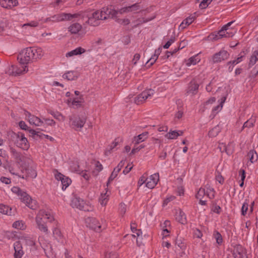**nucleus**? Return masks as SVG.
I'll return each instance as SVG.
<instances>
[{
    "label": "nucleus",
    "instance_id": "obj_1",
    "mask_svg": "<svg viewBox=\"0 0 258 258\" xmlns=\"http://www.w3.org/2000/svg\"><path fill=\"white\" fill-rule=\"evenodd\" d=\"M13 157L16 160V163H11L8 169L12 174L18 175L20 170L26 177L35 178L37 176L36 166L30 156L20 154L14 150H12Z\"/></svg>",
    "mask_w": 258,
    "mask_h": 258
},
{
    "label": "nucleus",
    "instance_id": "obj_2",
    "mask_svg": "<svg viewBox=\"0 0 258 258\" xmlns=\"http://www.w3.org/2000/svg\"><path fill=\"white\" fill-rule=\"evenodd\" d=\"M44 54L43 50L40 47H26L20 51L18 60L21 64L27 66L33 60L41 58Z\"/></svg>",
    "mask_w": 258,
    "mask_h": 258
},
{
    "label": "nucleus",
    "instance_id": "obj_3",
    "mask_svg": "<svg viewBox=\"0 0 258 258\" xmlns=\"http://www.w3.org/2000/svg\"><path fill=\"white\" fill-rule=\"evenodd\" d=\"M46 220L49 222H52L54 220L52 212L48 209L39 210L35 218L37 228L41 231L47 233L48 230L46 224Z\"/></svg>",
    "mask_w": 258,
    "mask_h": 258
},
{
    "label": "nucleus",
    "instance_id": "obj_4",
    "mask_svg": "<svg viewBox=\"0 0 258 258\" xmlns=\"http://www.w3.org/2000/svg\"><path fill=\"white\" fill-rule=\"evenodd\" d=\"M140 10V6L138 4H135L131 6L125 7L116 11L110 8H103L99 11V18L101 20H105L109 17H116L118 13L124 14L130 12H137Z\"/></svg>",
    "mask_w": 258,
    "mask_h": 258
},
{
    "label": "nucleus",
    "instance_id": "obj_5",
    "mask_svg": "<svg viewBox=\"0 0 258 258\" xmlns=\"http://www.w3.org/2000/svg\"><path fill=\"white\" fill-rule=\"evenodd\" d=\"M12 192L17 195L19 199L27 207L31 209H35L37 207L36 201L32 199L26 191L21 189L18 186H14L11 188Z\"/></svg>",
    "mask_w": 258,
    "mask_h": 258
},
{
    "label": "nucleus",
    "instance_id": "obj_6",
    "mask_svg": "<svg viewBox=\"0 0 258 258\" xmlns=\"http://www.w3.org/2000/svg\"><path fill=\"white\" fill-rule=\"evenodd\" d=\"M233 21L230 22L225 25L218 32L213 33L209 36V38L211 40H218L223 37H230L234 35L235 31L230 30L229 27L233 24Z\"/></svg>",
    "mask_w": 258,
    "mask_h": 258
},
{
    "label": "nucleus",
    "instance_id": "obj_7",
    "mask_svg": "<svg viewBox=\"0 0 258 258\" xmlns=\"http://www.w3.org/2000/svg\"><path fill=\"white\" fill-rule=\"evenodd\" d=\"M71 206L73 208L84 211H92L94 209L93 206L89 202H86L78 197L73 198Z\"/></svg>",
    "mask_w": 258,
    "mask_h": 258
},
{
    "label": "nucleus",
    "instance_id": "obj_8",
    "mask_svg": "<svg viewBox=\"0 0 258 258\" xmlns=\"http://www.w3.org/2000/svg\"><path fill=\"white\" fill-rule=\"evenodd\" d=\"M38 240L40 245L43 249L46 256L47 258H54L55 256L51 244L43 237H39Z\"/></svg>",
    "mask_w": 258,
    "mask_h": 258
},
{
    "label": "nucleus",
    "instance_id": "obj_9",
    "mask_svg": "<svg viewBox=\"0 0 258 258\" xmlns=\"http://www.w3.org/2000/svg\"><path fill=\"white\" fill-rule=\"evenodd\" d=\"M86 222L88 227L97 232H100L101 231L102 228L104 229L106 227L104 221L102 220L101 223L95 218H88L86 219Z\"/></svg>",
    "mask_w": 258,
    "mask_h": 258
},
{
    "label": "nucleus",
    "instance_id": "obj_10",
    "mask_svg": "<svg viewBox=\"0 0 258 258\" xmlns=\"http://www.w3.org/2000/svg\"><path fill=\"white\" fill-rule=\"evenodd\" d=\"M85 116H73L70 118L71 126L76 130L82 128L86 122Z\"/></svg>",
    "mask_w": 258,
    "mask_h": 258
},
{
    "label": "nucleus",
    "instance_id": "obj_11",
    "mask_svg": "<svg viewBox=\"0 0 258 258\" xmlns=\"http://www.w3.org/2000/svg\"><path fill=\"white\" fill-rule=\"evenodd\" d=\"M54 175L55 178L57 181L61 182L62 189L63 190H65L72 182V180L69 177L63 175L57 171L54 172Z\"/></svg>",
    "mask_w": 258,
    "mask_h": 258
},
{
    "label": "nucleus",
    "instance_id": "obj_12",
    "mask_svg": "<svg viewBox=\"0 0 258 258\" xmlns=\"http://www.w3.org/2000/svg\"><path fill=\"white\" fill-rule=\"evenodd\" d=\"M229 56V54L227 51L222 49L212 56L211 60L213 63H218L227 59Z\"/></svg>",
    "mask_w": 258,
    "mask_h": 258
},
{
    "label": "nucleus",
    "instance_id": "obj_13",
    "mask_svg": "<svg viewBox=\"0 0 258 258\" xmlns=\"http://www.w3.org/2000/svg\"><path fill=\"white\" fill-rule=\"evenodd\" d=\"M154 93L153 89H147L144 91L140 95L135 98V102L139 104L145 101L146 99L150 98Z\"/></svg>",
    "mask_w": 258,
    "mask_h": 258
},
{
    "label": "nucleus",
    "instance_id": "obj_14",
    "mask_svg": "<svg viewBox=\"0 0 258 258\" xmlns=\"http://www.w3.org/2000/svg\"><path fill=\"white\" fill-rule=\"evenodd\" d=\"M25 114L26 118L30 124L36 126H40L43 124V120L42 119L34 115H32L30 113L26 111Z\"/></svg>",
    "mask_w": 258,
    "mask_h": 258
},
{
    "label": "nucleus",
    "instance_id": "obj_15",
    "mask_svg": "<svg viewBox=\"0 0 258 258\" xmlns=\"http://www.w3.org/2000/svg\"><path fill=\"white\" fill-rule=\"evenodd\" d=\"M73 16L70 14L61 13L55 15L51 18H47L44 19L45 22H47L49 21H52L53 22H59L64 20H71Z\"/></svg>",
    "mask_w": 258,
    "mask_h": 258
},
{
    "label": "nucleus",
    "instance_id": "obj_16",
    "mask_svg": "<svg viewBox=\"0 0 258 258\" xmlns=\"http://www.w3.org/2000/svg\"><path fill=\"white\" fill-rule=\"evenodd\" d=\"M175 245L181 250L178 254L181 257H184L186 255L185 250L186 248L185 239L181 237H177L175 240Z\"/></svg>",
    "mask_w": 258,
    "mask_h": 258
},
{
    "label": "nucleus",
    "instance_id": "obj_17",
    "mask_svg": "<svg viewBox=\"0 0 258 258\" xmlns=\"http://www.w3.org/2000/svg\"><path fill=\"white\" fill-rule=\"evenodd\" d=\"M13 247L15 251L14 253V258H22L25 252L20 239L14 243Z\"/></svg>",
    "mask_w": 258,
    "mask_h": 258
},
{
    "label": "nucleus",
    "instance_id": "obj_18",
    "mask_svg": "<svg viewBox=\"0 0 258 258\" xmlns=\"http://www.w3.org/2000/svg\"><path fill=\"white\" fill-rule=\"evenodd\" d=\"M159 180V175L156 173L147 177L146 186L149 189H153L156 185Z\"/></svg>",
    "mask_w": 258,
    "mask_h": 258
},
{
    "label": "nucleus",
    "instance_id": "obj_19",
    "mask_svg": "<svg viewBox=\"0 0 258 258\" xmlns=\"http://www.w3.org/2000/svg\"><path fill=\"white\" fill-rule=\"evenodd\" d=\"M67 102L69 106L74 108H77L83 105L84 100L83 96L76 97L68 99Z\"/></svg>",
    "mask_w": 258,
    "mask_h": 258
},
{
    "label": "nucleus",
    "instance_id": "obj_20",
    "mask_svg": "<svg viewBox=\"0 0 258 258\" xmlns=\"http://www.w3.org/2000/svg\"><path fill=\"white\" fill-rule=\"evenodd\" d=\"M43 23H45L44 22V19L33 20L25 24L21 25V27L24 30L29 31L30 30V28L38 27Z\"/></svg>",
    "mask_w": 258,
    "mask_h": 258
},
{
    "label": "nucleus",
    "instance_id": "obj_21",
    "mask_svg": "<svg viewBox=\"0 0 258 258\" xmlns=\"http://www.w3.org/2000/svg\"><path fill=\"white\" fill-rule=\"evenodd\" d=\"M17 146L23 150H27L29 148V144L28 140L23 134H20L17 137Z\"/></svg>",
    "mask_w": 258,
    "mask_h": 258
},
{
    "label": "nucleus",
    "instance_id": "obj_22",
    "mask_svg": "<svg viewBox=\"0 0 258 258\" xmlns=\"http://www.w3.org/2000/svg\"><path fill=\"white\" fill-rule=\"evenodd\" d=\"M226 99V95H223L221 98L218 100V104L214 106L212 110V115L214 117L218 113H219L222 109L223 104Z\"/></svg>",
    "mask_w": 258,
    "mask_h": 258
},
{
    "label": "nucleus",
    "instance_id": "obj_23",
    "mask_svg": "<svg viewBox=\"0 0 258 258\" xmlns=\"http://www.w3.org/2000/svg\"><path fill=\"white\" fill-rule=\"evenodd\" d=\"M219 149L221 152H225L227 155H231L234 151V144L232 142L228 143L226 145L224 143H219Z\"/></svg>",
    "mask_w": 258,
    "mask_h": 258
},
{
    "label": "nucleus",
    "instance_id": "obj_24",
    "mask_svg": "<svg viewBox=\"0 0 258 258\" xmlns=\"http://www.w3.org/2000/svg\"><path fill=\"white\" fill-rule=\"evenodd\" d=\"M99 11H96L92 13V15L88 18L87 23L93 26L99 25L101 18H99Z\"/></svg>",
    "mask_w": 258,
    "mask_h": 258
},
{
    "label": "nucleus",
    "instance_id": "obj_25",
    "mask_svg": "<svg viewBox=\"0 0 258 258\" xmlns=\"http://www.w3.org/2000/svg\"><path fill=\"white\" fill-rule=\"evenodd\" d=\"M196 17L194 15H191L185 19L179 26L178 29L182 30L191 24L195 20Z\"/></svg>",
    "mask_w": 258,
    "mask_h": 258
},
{
    "label": "nucleus",
    "instance_id": "obj_26",
    "mask_svg": "<svg viewBox=\"0 0 258 258\" xmlns=\"http://www.w3.org/2000/svg\"><path fill=\"white\" fill-rule=\"evenodd\" d=\"M175 217L176 220L181 224H183L186 222V216L180 209L175 210Z\"/></svg>",
    "mask_w": 258,
    "mask_h": 258
},
{
    "label": "nucleus",
    "instance_id": "obj_27",
    "mask_svg": "<svg viewBox=\"0 0 258 258\" xmlns=\"http://www.w3.org/2000/svg\"><path fill=\"white\" fill-rule=\"evenodd\" d=\"M201 58L199 56V54H197L190 57L188 59L185 60V65L188 67L196 65L201 61Z\"/></svg>",
    "mask_w": 258,
    "mask_h": 258
},
{
    "label": "nucleus",
    "instance_id": "obj_28",
    "mask_svg": "<svg viewBox=\"0 0 258 258\" xmlns=\"http://www.w3.org/2000/svg\"><path fill=\"white\" fill-rule=\"evenodd\" d=\"M85 52V49L82 47H79L75 48L74 50H72L68 52L66 54V56L67 57H72L74 56L82 54V53Z\"/></svg>",
    "mask_w": 258,
    "mask_h": 258
},
{
    "label": "nucleus",
    "instance_id": "obj_29",
    "mask_svg": "<svg viewBox=\"0 0 258 258\" xmlns=\"http://www.w3.org/2000/svg\"><path fill=\"white\" fill-rule=\"evenodd\" d=\"M19 239L21 240V242H25L26 245L30 246L31 248H33L35 245V241L33 240V238L30 236H22Z\"/></svg>",
    "mask_w": 258,
    "mask_h": 258
},
{
    "label": "nucleus",
    "instance_id": "obj_30",
    "mask_svg": "<svg viewBox=\"0 0 258 258\" xmlns=\"http://www.w3.org/2000/svg\"><path fill=\"white\" fill-rule=\"evenodd\" d=\"M183 134V131H170L166 135L165 137L170 140L176 139L179 136H182Z\"/></svg>",
    "mask_w": 258,
    "mask_h": 258
},
{
    "label": "nucleus",
    "instance_id": "obj_31",
    "mask_svg": "<svg viewBox=\"0 0 258 258\" xmlns=\"http://www.w3.org/2000/svg\"><path fill=\"white\" fill-rule=\"evenodd\" d=\"M23 66L20 67L15 66V72L12 73L14 74V76L23 75L27 73L29 70L28 66L22 64Z\"/></svg>",
    "mask_w": 258,
    "mask_h": 258
},
{
    "label": "nucleus",
    "instance_id": "obj_32",
    "mask_svg": "<svg viewBox=\"0 0 258 258\" xmlns=\"http://www.w3.org/2000/svg\"><path fill=\"white\" fill-rule=\"evenodd\" d=\"M123 164V161H121L118 164L117 166L114 168L113 172H112L111 175L110 176L108 179V182H110L111 181H112L116 177V176L117 175V173L120 171Z\"/></svg>",
    "mask_w": 258,
    "mask_h": 258
},
{
    "label": "nucleus",
    "instance_id": "obj_33",
    "mask_svg": "<svg viewBox=\"0 0 258 258\" xmlns=\"http://www.w3.org/2000/svg\"><path fill=\"white\" fill-rule=\"evenodd\" d=\"M1 6L5 8H11L18 4L17 0H1Z\"/></svg>",
    "mask_w": 258,
    "mask_h": 258
},
{
    "label": "nucleus",
    "instance_id": "obj_34",
    "mask_svg": "<svg viewBox=\"0 0 258 258\" xmlns=\"http://www.w3.org/2000/svg\"><path fill=\"white\" fill-rule=\"evenodd\" d=\"M78 77V74L74 71H68L62 75L64 79L72 81L77 79Z\"/></svg>",
    "mask_w": 258,
    "mask_h": 258
},
{
    "label": "nucleus",
    "instance_id": "obj_35",
    "mask_svg": "<svg viewBox=\"0 0 258 258\" xmlns=\"http://www.w3.org/2000/svg\"><path fill=\"white\" fill-rule=\"evenodd\" d=\"M148 132H144L142 134L135 137L133 140V143L135 144H139V143L144 141L148 138Z\"/></svg>",
    "mask_w": 258,
    "mask_h": 258
},
{
    "label": "nucleus",
    "instance_id": "obj_36",
    "mask_svg": "<svg viewBox=\"0 0 258 258\" xmlns=\"http://www.w3.org/2000/svg\"><path fill=\"white\" fill-rule=\"evenodd\" d=\"M199 85L195 81H191L188 88L187 92L192 95L197 93L199 89Z\"/></svg>",
    "mask_w": 258,
    "mask_h": 258
},
{
    "label": "nucleus",
    "instance_id": "obj_37",
    "mask_svg": "<svg viewBox=\"0 0 258 258\" xmlns=\"http://www.w3.org/2000/svg\"><path fill=\"white\" fill-rule=\"evenodd\" d=\"M82 29V26L79 23H74L68 28V30L72 34L78 33Z\"/></svg>",
    "mask_w": 258,
    "mask_h": 258
},
{
    "label": "nucleus",
    "instance_id": "obj_38",
    "mask_svg": "<svg viewBox=\"0 0 258 258\" xmlns=\"http://www.w3.org/2000/svg\"><path fill=\"white\" fill-rule=\"evenodd\" d=\"M109 193L107 190H106L105 193H102L99 198V203L102 206H105L108 201Z\"/></svg>",
    "mask_w": 258,
    "mask_h": 258
},
{
    "label": "nucleus",
    "instance_id": "obj_39",
    "mask_svg": "<svg viewBox=\"0 0 258 258\" xmlns=\"http://www.w3.org/2000/svg\"><path fill=\"white\" fill-rule=\"evenodd\" d=\"M13 227L18 229L23 230L26 228L25 223L22 220H18L15 221L13 224Z\"/></svg>",
    "mask_w": 258,
    "mask_h": 258
},
{
    "label": "nucleus",
    "instance_id": "obj_40",
    "mask_svg": "<svg viewBox=\"0 0 258 258\" xmlns=\"http://www.w3.org/2000/svg\"><path fill=\"white\" fill-rule=\"evenodd\" d=\"M249 205L247 201H245L242 204L241 209V213L243 216H246L247 214L249 215L252 213H249Z\"/></svg>",
    "mask_w": 258,
    "mask_h": 258
},
{
    "label": "nucleus",
    "instance_id": "obj_41",
    "mask_svg": "<svg viewBox=\"0 0 258 258\" xmlns=\"http://www.w3.org/2000/svg\"><path fill=\"white\" fill-rule=\"evenodd\" d=\"M0 213L7 215L12 214V209L9 206L0 204Z\"/></svg>",
    "mask_w": 258,
    "mask_h": 258
},
{
    "label": "nucleus",
    "instance_id": "obj_42",
    "mask_svg": "<svg viewBox=\"0 0 258 258\" xmlns=\"http://www.w3.org/2000/svg\"><path fill=\"white\" fill-rule=\"evenodd\" d=\"M206 189V193L207 197L209 199H213L215 197L214 189L210 185H206L205 187Z\"/></svg>",
    "mask_w": 258,
    "mask_h": 258
},
{
    "label": "nucleus",
    "instance_id": "obj_43",
    "mask_svg": "<svg viewBox=\"0 0 258 258\" xmlns=\"http://www.w3.org/2000/svg\"><path fill=\"white\" fill-rule=\"evenodd\" d=\"M53 234L55 238L57 239L58 241L61 240V242H63V241L61 240V239L63 238V236L61 233L59 228H58V227L54 228L53 229Z\"/></svg>",
    "mask_w": 258,
    "mask_h": 258
},
{
    "label": "nucleus",
    "instance_id": "obj_44",
    "mask_svg": "<svg viewBox=\"0 0 258 258\" xmlns=\"http://www.w3.org/2000/svg\"><path fill=\"white\" fill-rule=\"evenodd\" d=\"M220 132V127L219 125H216L212 128L209 132V136L213 138L217 136Z\"/></svg>",
    "mask_w": 258,
    "mask_h": 258
},
{
    "label": "nucleus",
    "instance_id": "obj_45",
    "mask_svg": "<svg viewBox=\"0 0 258 258\" xmlns=\"http://www.w3.org/2000/svg\"><path fill=\"white\" fill-rule=\"evenodd\" d=\"M161 48H159L157 50H156L155 51V54L152 56L150 59L147 61V63H150V65H152L157 60L158 57V55H159L161 52Z\"/></svg>",
    "mask_w": 258,
    "mask_h": 258
},
{
    "label": "nucleus",
    "instance_id": "obj_46",
    "mask_svg": "<svg viewBox=\"0 0 258 258\" xmlns=\"http://www.w3.org/2000/svg\"><path fill=\"white\" fill-rule=\"evenodd\" d=\"M213 237L218 245H221L222 244L223 238L221 234L219 232L215 231L213 234Z\"/></svg>",
    "mask_w": 258,
    "mask_h": 258
},
{
    "label": "nucleus",
    "instance_id": "obj_47",
    "mask_svg": "<svg viewBox=\"0 0 258 258\" xmlns=\"http://www.w3.org/2000/svg\"><path fill=\"white\" fill-rule=\"evenodd\" d=\"M196 198L198 199H203L207 197L206 193V189L205 188H200L198 191L196 195Z\"/></svg>",
    "mask_w": 258,
    "mask_h": 258
},
{
    "label": "nucleus",
    "instance_id": "obj_48",
    "mask_svg": "<svg viewBox=\"0 0 258 258\" xmlns=\"http://www.w3.org/2000/svg\"><path fill=\"white\" fill-rule=\"evenodd\" d=\"M131 229L133 233V236L136 237L140 236L141 235L142 232L140 229H137L136 227V224L135 223H132L131 225Z\"/></svg>",
    "mask_w": 258,
    "mask_h": 258
},
{
    "label": "nucleus",
    "instance_id": "obj_49",
    "mask_svg": "<svg viewBox=\"0 0 258 258\" xmlns=\"http://www.w3.org/2000/svg\"><path fill=\"white\" fill-rule=\"evenodd\" d=\"M248 156L249 158V160L252 163H254V162H255L258 158L257 153H256L255 151H254L253 150H250L248 152Z\"/></svg>",
    "mask_w": 258,
    "mask_h": 258
},
{
    "label": "nucleus",
    "instance_id": "obj_50",
    "mask_svg": "<svg viewBox=\"0 0 258 258\" xmlns=\"http://www.w3.org/2000/svg\"><path fill=\"white\" fill-rule=\"evenodd\" d=\"M258 60V50L254 51L250 57L249 65H254Z\"/></svg>",
    "mask_w": 258,
    "mask_h": 258
},
{
    "label": "nucleus",
    "instance_id": "obj_51",
    "mask_svg": "<svg viewBox=\"0 0 258 258\" xmlns=\"http://www.w3.org/2000/svg\"><path fill=\"white\" fill-rule=\"evenodd\" d=\"M216 101V98L212 97L210 98L204 104V107L205 109H209L214 103Z\"/></svg>",
    "mask_w": 258,
    "mask_h": 258
},
{
    "label": "nucleus",
    "instance_id": "obj_52",
    "mask_svg": "<svg viewBox=\"0 0 258 258\" xmlns=\"http://www.w3.org/2000/svg\"><path fill=\"white\" fill-rule=\"evenodd\" d=\"M103 169L102 165L99 162H95V169L93 171V174L96 175L98 172L101 171Z\"/></svg>",
    "mask_w": 258,
    "mask_h": 258
},
{
    "label": "nucleus",
    "instance_id": "obj_53",
    "mask_svg": "<svg viewBox=\"0 0 258 258\" xmlns=\"http://www.w3.org/2000/svg\"><path fill=\"white\" fill-rule=\"evenodd\" d=\"M192 233L194 237L200 238L203 236L202 232L197 228H192Z\"/></svg>",
    "mask_w": 258,
    "mask_h": 258
},
{
    "label": "nucleus",
    "instance_id": "obj_54",
    "mask_svg": "<svg viewBox=\"0 0 258 258\" xmlns=\"http://www.w3.org/2000/svg\"><path fill=\"white\" fill-rule=\"evenodd\" d=\"M212 0H203L200 3L199 7L201 9H206L212 2Z\"/></svg>",
    "mask_w": 258,
    "mask_h": 258
},
{
    "label": "nucleus",
    "instance_id": "obj_55",
    "mask_svg": "<svg viewBox=\"0 0 258 258\" xmlns=\"http://www.w3.org/2000/svg\"><path fill=\"white\" fill-rule=\"evenodd\" d=\"M255 118H250L248 120H247L246 122H245L243 126L245 127H250L253 126L254 123L255 122Z\"/></svg>",
    "mask_w": 258,
    "mask_h": 258
},
{
    "label": "nucleus",
    "instance_id": "obj_56",
    "mask_svg": "<svg viewBox=\"0 0 258 258\" xmlns=\"http://www.w3.org/2000/svg\"><path fill=\"white\" fill-rule=\"evenodd\" d=\"M121 139L119 138L115 139L112 144L109 146V151L113 149L115 147L117 146L119 142L121 141Z\"/></svg>",
    "mask_w": 258,
    "mask_h": 258
},
{
    "label": "nucleus",
    "instance_id": "obj_57",
    "mask_svg": "<svg viewBox=\"0 0 258 258\" xmlns=\"http://www.w3.org/2000/svg\"><path fill=\"white\" fill-rule=\"evenodd\" d=\"M176 192L179 196H183L184 192V189L182 185L180 184L177 187Z\"/></svg>",
    "mask_w": 258,
    "mask_h": 258
},
{
    "label": "nucleus",
    "instance_id": "obj_58",
    "mask_svg": "<svg viewBox=\"0 0 258 258\" xmlns=\"http://www.w3.org/2000/svg\"><path fill=\"white\" fill-rule=\"evenodd\" d=\"M175 198V197L173 196H167L163 202V206H165L166 205H167L168 203L173 201Z\"/></svg>",
    "mask_w": 258,
    "mask_h": 258
},
{
    "label": "nucleus",
    "instance_id": "obj_59",
    "mask_svg": "<svg viewBox=\"0 0 258 258\" xmlns=\"http://www.w3.org/2000/svg\"><path fill=\"white\" fill-rule=\"evenodd\" d=\"M126 210V206L124 204L121 203L119 205V211L121 215L124 214Z\"/></svg>",
    "mask_w": 258,
    "mask_h": 258
},
{
    "label": "nucleus",
    "instance_id": "obj_60",
    "mask_svg": "<svg viewBox=\"0 0 258 258\" xmlns=\"http://www.w3.org/2000/svg\"><path fill=\"white\" fill-rule=\"evenodd\" d=\"M6 160V153L5 151L0 150V166L2 163Z\"/></svg>",
    "mask_w": 258,
    "mask_h": 258
},
{
    "label": "nucleus",
    "instance_id": "obj_61",
    "mask_svg": "<svg viewBox=\"0 0 258 258\" xmlns=\"http://www.w3.org/2000/svg\"><path fill=\"white\" fill-rule=\"evenodd\" d=\"M70 170L72 172H76L80 173V166L78 165H70Z\"/></svg>",
    "mask_w": 258,
    "mask_h": 258
},
{
    "label": "nucleus",
    "instance_id": "obj_62",
    "mask_svg": "<svg viewBox=\"0 0 258 258\" xmlns=\"http://www.w3.org/2000/svg\"><path fill=\"white\" fill-rule=\"evenodd\" d=\"M146 182H147V177L143 176L141 177L139 179L138 184V186L140 187L142 185H143L144 183H145V184H146Z\"/></svg>",
    "mask_w": 258,
    "mask_h": 258
},
{
    "label": "nucleus",
    "instance_id": "obj_63",
    "mask_svg": "<svg viewBox=\"0 0 258 258\" xmlns=\"http://www.w3.org/2000/svg\"><path fill=\"white\" fill-rule=\"evenodd\" d=\"M169 232L170 230L168 228H164V227H163L161 234L163 236V238L166 237L168 236H169Z\"/></svg>",
    "mask_w": 258,
    "mask_h": 258
},
{
    "label": "nucleus",
    "instance_id": "obj_64",
    "mask_svg": "<svg viewBox=\"0 0 258 258\" xmlns=\"http://www.w3.org/2000/svg\"><path fill=\"white\" fill-rule=\"evenodd\" d=\"M0 181L3 183L6 184H9L11 182V180L10 178L4 176H2L0 178Z\"/></svg>",
    "mask_w": 258,
    "mask_h": 258
}]
</instances>
